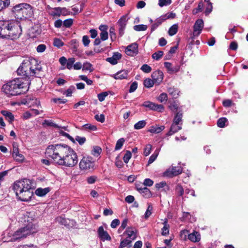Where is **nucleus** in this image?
I'll list each match as a JSON object with an SVG mask.
<instances>
[{"label": "nucleus", "instance_id": "obj_24", "mask_svg": "<svg viewBox=\"0 0 248 248\" xmlns=\"http://www.w3.org/2000/svg\"><path fill=\"white\" fill-rule=\"evenodd\" d=\"M35 214L33 212H26L24 214V219L25 222H27L28 223L27 224H33L32 223V221H34V219L35 218Z\"/></svg>", "mask_w": 248, "mask_h": 248}, {"label": "nucleus", "instance_id": "obj_16", "mask_svg": "<svg viewBox=\"0 0 248 248\" xmlns=\"http://www.w3.org/2000/svg\"><path fill=\"white\" fill-rule=\"evenodd\" d=\"M151 77L152 79L154 80V82L158 85L162 82L164 75L161 71L158 70L153 72Z\"/></svg>", "mask_w": 248, "mask_h": 248}, {"label": "nucleus", "instance_id": "obj_21", "mask_svg": "<svg viewBox=\"0 0 248 248\" xmlns=\"http://www.w3.org/2000/svg\"><path fill=\"white\" fill-rule=\"evenodd\" d=\"M99 29L101 31L100 33L101 39L102 41H105L108 39V26L106 25H101L99 27Z\"/></svg>", "mask_w": 248, "mask_h": 248}, {"label": "nucleus", "instance_id": "obj_5", "mask_svg": "<svg viewBox=\"0 0 248 248\" xmlns=\"http://www.w3.org/2000/svg\"><path fill=\"white\" fill-rule=\"evenodd\" d=\"M37 229L35 224H27L26 226L16 231L13 235L15 240L26 238L28 235L36 232Z\"/></svg>", "mask_w": 248, "mask_h": 248}, {"label": "nucleus", "instance_id": "obj_14", "mask_svg": "<svg viewBox=\"0 0 248 248\" xmlns=\"http://www.w3.org/2000/svg\"><path fill=\"white\" fill-rule=\"evenodd\" d=\"M138 52V45L136 43L128 45L125 49L126 54L130 56H136Z\"/></svg>", "mask_w": 248, "mask_h": 248}, {"label": "nucleus", "instance_id": "obj_57", "mask_svg": "<svg viewBox=\"0 0 248 248\" xmlns=\"http://www.w3.org/2000/svg\"><path fill=\"white\" fill-rule=\"evenodd\" d=\"M108 93L107 92H103L97 94V97L99 101H103Z\"/></svg>", "mask_w": 248, "mask_h": 248}, {"label": "nucleus", "instance_id": "obj_45", "mask_svg": "<svg viewBox=\"0 0 248 248\" xmlns=\"http://www.w3.org/2000/svg\"><path fill=\"white\" fill-rule=\"evenodd\" d=\"M203 3L202 0H201L198 4V7L192 10L193 15H196L200 12H202V8L203 7Z\"/></svg>", "mask_w": 248, "mask_h": 248}, {"label": "nucleus", "instance_id": "obj_42", "mask_svg": "<svg viewBox=\"0 0 248 248\" xmlns=\"http://www.w3.org/2000/svg\"><path fill=\"white\" fill-rule=\"evenodd\" d=\"M10 3V0H0V12L7 7Z\"/></svg>", "mask_w": 248, "mask_h": 248}, {"label": "nucleus", "instance_id": "obj_58", "mask_svg": "<svg viewBox=\"0 0 248 248\" xmlns=\"http://www.w3.org/2000/svg\"><path fill=\"white\" fill-rule=\"evenodd\" d=\"M82 70H88L92 72L93 68H92V65L90 62H85L83 64Z\"/></svg>", "mask_w": 248, "mask_h": 248}, {"label": "nucleus", "instance_id": "obj_4", "mask_svg": "<svg viewBox=\"0 0 248 248\" xmlns=\"http://www.w3.org/2000/svg\"><path fill=\"white\" fill-rule=\"evenodd\" d=\"M13 12L15 17L19 20L29 18L33 15L31 7L28 4H20L14 6Z\"/></svg>", "mask_w": 248, "mask_h": 248}, {"label": "nucleus", "instance_id": "obj_36", "mask_svg": "<svg viewBox=\"0 0 248 248\" xmlns=\"http://www.w3.org/2000/svg\"><path fill=\"white\" fill-rule=\"evenodd\" d=\"M178 31V25L177 24H175L171 26L168 31V33L170 36H173L177 33Z\"/></svg>", "mask_w": 248, "mask_h": 248}, {"label": "nucleus", "instance_id": "obj_43", "mask_svg": "<svg viewBox=\"0 0 248 248\" xmlns=\"http://www.w3.org/2000/svg\"><path fill=\"white\" fill-rule=\"evenodd\" d=\"M228 120L226 118L221 117L219 118L217 121V125L220 128H223L225 126V123L227 122Z\"/></svg>", "mask_w": 248, "mask_h": 248}, {"label": "nucleus", "instance_id": "obj_8", "mask_svg": "<svg viewBox=\"0 0 248 248\" xmlns=\"http://www.w3.org/2000/svg\"><path fill=\"white\" fill-rule=\"evenodd\" d=\"M31 183L30 180L27 179H24L15 182L13 186V189L16 193V196L18 195L22 191H24L25 188H27L28 186H30Z\"/></svg>", "mask_w": 248, "mask_h": 248}, {"label": "nucleus", "instance_id": "obj_55", "mask_svg": "<svg viewBox=\"0 0 248 248\" xmlns=\"http://www.w3.org/2000/svg\"><path fill=\"white\" fill-rule=\"evenodd\" d=\"M152 146L151 144H147L144 149V155L146 156L149 155L152 151Z\"/></svg>", "mask_w": 248, "mask_h": 248}, {"label": "nucleus", "instance_id": "obj_9", "mask_svg": "<svg viewBox=\"0 0 248 248\" xmlns=\"http://www.w3.org/2000/svg\"><path fill=\"white\" fill-rule=\"evenodd\" d=\"M79 168L82 170H93L94 167V161L90 156H84L79 164Z\"/></svg>", "mask_w": 248, "mask_h": 248}, {"label": "nucleus", "instance_id": "obj_33", "mask_svg": "<svg viewBox=\"0 0 248 248\" xmlns=\"http://www.w3.org/2000/svg\"><path fill=\"white\" fill-rule=\"evenodd\" d=\"M165 128V126L162 125L159 126L157 125L152 126L148 130V131L152 133H159L163 131Z\"/></svg>", "mask_w": 248, "mask_h": 248}, {"label": "nucleus", "instance_id": "obj_13", "mask_svg": "<svg viewBox=\"0 0 248 248\" xmlns=\"http://www.w3.org/2000/svg\"><path fill=\"white\" fill-rule=\"evenodd\" d=\"M128 18L127 15H125L122 16L117 22V24L119 25V35L122 36L124 34V31L126 28L127 22Z\"/></svg>", "mask_w": 248, "mask_h": 248}, {"label": "nucleus", "instance_id": "obj_61", "mask_svg": "<svg viewBox=\"0 0 248 248\" xmlns=\"http://www.w3.org/2000/svg\"><path fill=\"white\" fill-rule=\"evenodd\" d=\"M109 35L112 41H114L116 38V35L115 33V28L114 27H111L109 29Z\"/></svg>", "mask_w": 248, "mask_h": 248}, {"label": "nucleus", "instance_id": "obj_7", "mask_svg": "<svg viewBox=\"0 0 248 248\" xmlns=\"http://www.w3.org/2000/svg\"><path fill=\"white\" fill-rule=\"evenodd\" d=\"M8 27L6 28L7 34L4 38L11 40L18 38L21 33V30L14 22L8 21Z\"/></svg>", "mask_w": 248, "mask_h": 248}, {"label": "nucleus", "instance_id": "obj_29", "mask_svg": "<svg viewBox=\"0 0 248 248\" xmlns=\"http://www.w3.org/2000/svg\"><path fill=\"white\" fill-rule=\"evenodd\" d=\"M174 123H172L169 131L167 133V136H170L181 129L182 127Z\"/></svg>", "mask_w": 248, "mask_h": 248}, {"label": "nucleus", "instance_id": "obj_30", "mask_svg": "<svg viewBox=\"0 0 248 248\" xmlns=\"http://www.w3.org/2000/svg\"><path fill=\"white\" fill-rule=\"evenodd\" d=\"M132 242L131 240L125 238L121 241L119 248H124L125 247L130 248L132 247Z\"/></svg>", "mask_w": 248, "mask_h": 248}, {"label": "nucleus", "instance_id": "obj_6", "mask_svg": "<svg viewBox=\"0 0 248 248\" xmlns=\"http://www.w3.org/2000/svg\"><path fill=\"white\" fill-rule=\"evenodd\" d=\"M64 159L61 164V166H64L67 167H73L77 164L78 162V155L77 153L71 148H69V150L66 154Z\"/></svg>", "mask_w": 248, "mask_h": 248}, {"label": "nucleus", "instance_id": "obj_1", "mask_svg": "<svg viewBox=\"0 0 248 248\" xmlns=\"http://www.w3.org/2000/svg\"><path fill=\"white\" fill-rule=\"evenodd\" d=\"M17 74L21 79L29 80L31 76L41 78L44 76V72L41 65L33 58L24 60L17 70Z\"/></svg>", "mask_w": 248, "mask_h": 248}, {"label": "nucleus", "instance_id": "obj_64", "mask_svg": "<svg viewBox=\"0 0 248 248\" xmlns=\"http://www.w3.org/2000/svg\"><path fill=\"white\" fill-rule=\"evenodd\" d=\"M102 149L99 146H94L93 147V149L92 151V155H98L100 154L101 153Z\"/></svg>", "mask_w": 248, "mask_h": 248}, {"label": "nucleus", "instance_id": "obj_40", "mask_svg": "<svg viewBox=\"0 0 248 248\" xmlns=\"http://www.w3.org/2000/svg\"><path fill=\"white\" fill-rule=\"evenodd\" d=\"M70 44L72 46L73 51L76 52L78 51L79 46V42L77 39H72L70 42Z\"/></svg>", "mask_w": 248, "mask_h": 248}, {"label": "nucleus", "instance_id": "obj_22", "mask_svg": "<svg viewBox=\"0 0 248 248\" xmlns=\"http://www.w3.org/2000/svg\"><path fill=\"white\" fill-rule=\"evenodd\" d=\"M128 71L127 70H123L118 72L112 76V77L115 79H124L127 78Z\"/></svg>", "mask_w": 248, "mask_h": 248}, {"label": "nucleus", "instance_id": "obj_19", "mask_svg": "<svg viewBox=\"0 0 248 248\" xmlns=\"http://www.w3.org/2000/svg\"><path fill=\"white\" fill-rule=\"evenodd\" d=\"M136 188L145 198H149L152 196L151 191L146 186L139 187V185H136Z\"/></svg>", "mask_w": 248, "mask_h": 248}, {"label": "nucleus", "instance_id": "obj_52", "mask_svg": "<svg viewBox=\"0 0 248 248\" xmlns=\"http://www.w3.org/2000/svg\"><path fill=\"white\" fill-rule=\"evenodd\" d=\"M12 156L16 161L18 162H22L25 158L24 155L21 154H19V152L17 154H15L12 155Z\"/></svg>", "mask_w": 248, "mask_h": 248}, {"label": "nucleus", "instance_id": "obj_56", "mask_svg": "<svg viewBox=\"0 0 248 248\" xmlns=\"http://www.w3.org/2000/svg\"><path fill=\"white\" fill-rule=\"evenodd\" d=\"M140 69L145 73H149L152 71L151 67L147 64H144L142 65Z\"/></svg>", "mask_w": 248, "mask_h": 248}, {"label": "nucleus", "instance_id": "obj_26", "mask_svg": "<svg viewBox=\"0 0 248 248\" xmlns=\"http://www.w3.org/2000/svg\"><path fill=\"white\" fill-rule=\"evenodd\" d=\"M63 11H66V8L55 7L52 8V10L50 12V15L53 16H60Z\"/></svg>", "mask_w": 248, "mask_h": 248}, {"label": "nucleus", "instance_id": "obj_35", "mask_svg": "<svg viewBox=\"0 0 248 248\" xmlns=\"http://www.w3.org/2000/svg\"><path fill=\"white\" fill-rule=\"evenodd\" d=\"M175 193L179 197H183L184 194V189L180 184H177L175 186Z\"/></svg>", "mask_w": 248, "mask_h": 248}, {"label": "nucleus", "instance_id": "obj_25", "mask_svg": "<svg viewBox=\"0 0 248 248\" xmlns=\"http://www.w3.org/2000/svg\"><path fill=\"white\" fill-rule=\"evenodd\" d=\"M50 191V188L48 187L45 188L39 187L36 189L35 191V193L38 196L43 197L49 192Z\"/></svg>", "mask_w": 248, "mask_h": 248}, {"label": "nucleus", "instance_id": "obj_51", "mask_svg": "<svg viewBox=\"0 0 248 248\" xmlns=\"http://www.w3.org/2000/svg\"><path fill=\"white\" fill-rule=\"evenodd\" d=\"M83 128L85 130H89L90 131H95L97 130V127L95 125L90 124H86L83 125Z\"/></svg>", "mask_w": 248, "mask_h": 248}, {"label": "nucleus", "instance_id": "obj_3", "mask_svg": "<svg viewBox=\"0 0 248 248\" xmlns=\"http://www.w3.org/2000/svg\"><path fill=\"white\" fill-rule=\"evenodd\" d=\"M70 146L66 144H57L48 145L46 149L47 158L51 159L53 162L60 165L65 156H66Z\"/></svg>", "mask_w": 248, "mask_h": 248}, {"label": "nucleus", "instance_id": "obj_27", "mask_svg": "<svg viewBox=\"0 0 248 248\" xmlns=\"http://www.w3.org/2000/svg\"><path fill=\"white\" fill-rule=\"evenodd\" d=\"M167 91L169 95L171 96L173 98H177L178 97L179 91L178 89L174 87H170L168 88Z\"/></svg>", "mask_w": 248, "mask_h": 248}, {"label": "nucleus", "instance_id": "obj_53", "mask_svg": "<svg viewBox=\"0 0 248 248\" xmlns=\"http://www.w3.org/2000/svg\"><path fill=\"white\" fill-rule=\"evenodd\" d=\"M175 13H174L173 12L168 13L162 16L163 19H164L165 21L167 19H173L175 18Z\"/></svg>", "mask_w": 248, "mask_h": 248}, {"label": "nucleus", "instance_id": "obj_44", "mask_svg": "<svg viewBox=\"0 0 248 248\" xmlns=\"http://www.w3.org/2000/svg\"><path fill=\"white\" fill-rule=\"evenodd\" d=\"M124 141H125V140L124 138H122L119 139L117 141V142H116V144L115 145V150L116 151V150H120L122 148Z\"/></svg>", "mask_w": 248, "mask_h": 248}, {"label": "nucleus", "instance_id": "obj_31", "mask_svg": "<svg viewBox=\"0 0 248 248\" xmlns=\"http://www.w3.org/2000/svg\"><path fill=\"white\" fill-rule=\"evenodd\" d=\"M1 113L9 123H12L14 121V115L10 111L2 110Z\"/></svg>", "mask_w": 248, "mask_h": 248}, {"label": "nucleus", "instance_id": "obj_50", "mask_svg": "<svg viewBox=\"0 0 248 248\" xmlns=\"http://www.w3.org/2000/svg\"><path fill=\"white\" fill-rule=\"evenodd\" d=\"M163 53V51H157V52H155L153 54L152 58L155 60H158L162 57Z\"/></svg>", "mask_w": 248, "mask_h": 248}, {"label": "nucleus", "instance_id": "obj_17", "mask_svg": "<svg viewBox=\"0 0 248 248\" xmlns=\"http://www.w3.org/2000/svg\"><path fill=\"white\" fill-rule=\"evenodd\" d=\"M137 230L133 227H128L125 231L124 232V234L127 235L126 238L133 241L137 238Z\"/></svg>", "mask_w": 248, "mask_h": 248}, {"label": "nucleus", "instance_id": "obj_32", "mask_svg": "<svg viewBox=\"0 0 248 248\" xmlns=\"http://www.w3.org/2000/svg\"><path fill=\"white\" fill-rule=\"evenodd\" d=\"M164 21V19H163L162 16L156 18L155 21V23L152 24L151 26V31L153 32L155 29H156Z\"/></svg>", "mask_w": 248, "mask_h": 248}, {"label": "nucleus", "instance_id": "obj_48", "mask_svg": "<svg viewBox=\"0 0 248 248\" xmlns=\"http://www.w3.org/2000/svg\"><path fill=\"white\" fill-rule=\"evenodd\" d=\"M53 45L58 48H60L64 45L63 42L59 38H54Z\"/></svg>", "mask_w": 248, "mask_h": 248}, {"label": "nucleus", "instance_id": "obj_39", "mask_svg": "<svg viewBox=\"0 0 248 248\" xmlns=\"http://www.w3.org/2000/svg\"><path fill=\"white\" fill-rule=\"evenodd\" d=\"M143 84L145 87L150 88L152 87L155 84H156V83L154 82L153 79H151L150 78H147L144 80Z\"/></svg>", "mask_w": 248, "mask_h": 248}, {"label": "nucleus", "instance_id": "obj_46", "mask_svg": "<svg viewBox=\"0 0 248 248\" xmlns=\"http://www.w3.org/2000/svg\"><path fill=\"white\" fill-rule=\"evenodd\" d=\"M158 151H157V150H155L154 152V153L151 155V156L149 158V159L148 162V165H149L150 164H152L155 160L158 155Z\"/></svg>", "mask_w": 248, "mask_h": 248}, {"label": "nucleus", "instance_id": "obj_47", "mask_svg": "<svg viewBox=\"0 0 248 248\" xmlns=\"http://www.w3.org/2000/svg\"><path fill=\"white\" fill-rule=\"evenodd\" d=\"M147 28V25L143 24L135 25L133 27L134 30L137 31H146Z\"/></svg>", "mask_w": 248, "mask_h": 248}, {"label": "nucleus", "instance_id": "obj_49", "mask_svg": "<svg viewBox=\"0 0 248 248\" xmlns=\"http://www.w3.org/2000/svg\"><path fill=\"white\" fill-rule=\"evenodd\" d=\"M75 62V59L74 58H69L66 64L67 68L70 70L73 66Z\"/></svg>", "mask_w": 248, "mask_h": 248}, {"label": "nucleus", "instance_id": "obj_41", "mask_svg": "<svg viewBox=\"0 0 248 248\" xmlns=\"http://www.w3.org/2000/svg\"><path fill=\"white\" fill-rule=\"evenodd\" d=\"M183 114L181 111L177 112L174 116L173 123L176 124H179V123L182 121Z\"/></svg>", "mask_w": 248, "mask_h": 248}, {"label": "nucleus", "instance_id": "obj_20", "mask_svg": "<svg viewBox=\"0 0 248 248\" xmlns=\"http://www.w3.org/2000/svg\"><path fill=\"white\" fill-rule=\"evenodd\" d=\"M182 172V170L181 167H175L172 168L171 171L167 170L164 173V174L165 175L171 177L174 176L178 175Z\"/></svg>", "mask_w": 248, "mask_h": 248}, {"label": "nucleus", "instance_id": "obj_62", "mask_svg": "<svg viewBox=\"0 0 248 248\" xmlns=\"http://www.w3.org/2000/svg\"><path fill=\"white\" fill-rule=\"evenodd\" d=\"M171 2V0H159L158 5L160 7H162L164 6H166L170 4Z\"/></svg>", "mask_w": 248, "mask_h": 248}, {"label": "nucleus", "instance_id": "obj_11", "mask_svg": "<svg viewBox=\"0 0 248 248\" xmlns=\"http://www.w3.org/2000/svg\"><path fill=\"white\" fill-rule=\"evenodd\" d=\"M204 26L203 21L202 19H197L193 26V40L195 36H198L201 33Z\"/></svg>", "mask_w": 248, "mask_h": 248}, {"label": "nucleus", "instance_id": "obj_38", "mask_svg": "<svg viewBox=\"0 0 248 248\" xmlns=\"http://www.w3.org/2000/svg\"><path fill=\"white\" fill-rule=\"evenodd\" d=\"M147 123L145 120H141L136 123L134 125L135 129L139 130L144 127Z\"/></svg>", "mask_w": 248, "mask_h": 248}, {"label": "nucleus", "instance_id": "obj_18", "mask_svg": "<svg viewBox=\"0 0 248 248\" xmlns=\"http://www.w3.org/2000/svg\"><path fill=\"white\" fill-rule=\"evenodd\" d=\"M165 67L167 69V71L170 74H174L178 72L180 69V66L179 65H176L172 66L171 63L169 62H165L164 63Z\"/></svg>", "mask_w": 248, "mask_h": 248}, {"label": "nucleus", "instance_id": "obj_15", "mask_svg": "<svg viewBox=\"0 0 248 248\" xmlns=\"http://www.w3.org/2000/svg\"><path fill=\"white\" fill-rule=\"evenodd\" d=\"M97 233L99 238L103 241H110L111 240L110 236L106 231L104 230L103 226H100L98 228Z\"/></svg>", "mask_w": 248, "mask_h": 248}, {"label": "nucleus", "instance_id": "obj_10", "mask_svg": "<svg viewBox=\"0 0 248 248\" xmlns=\"http://www.w3.org/2000/svg\"><path fill=\"white\" fill-rule=\"evenodd\" d=\"M32 195L33 191L31 185L30 186H28L27 188H25L24 191L19 193L16 197L18 200L21 201L28 202L31 200Z\"/></svg>", "mask_w": 248, "mask_h": 248}, {"label": "nucleus", "instance_id": "obj_2", "mask_svg": "<svg viewBox=\"0 0 248 248\" xmlns=\"http://www.w3.org/2000/svg\"><path fill=\"white\" fill-rule=\"evenodd\" d=\"M30 80L15 78L8 81L2 87V91L7 96H16L25 93L29 89Z\"/></svg>", "mask_w": 248, "mask_h": 248}, {"label": "nucleus", "instance_id": "obj_63", "mask_svg": "<svg viewBox=\"0 0 248 248\" xmlns=\"http://www.w3.org/2000/svg\"><path fill=\"white\" fill-rule=\"evenodd\" d=\"M131 153L129 151H126V153L125 154L123 157L124 161L125 163H127L129 161L130 159L131 158Z\"/></svg>", "mask_w": 248, "mask_h": 248}, {"label": "nucleus", "instance_id": "obj_12", "mask_svg": "<svg viewBox=\"0 0 248 248\" xmlns=\"http://www.w3.org/2000/svg\"><path fill=\"white\" fill-rule=\"evenodd\" d=\"M141 106L148 108L150 109L157 111L158 112H163L164 110V107L162 105H158L151 101H145Z\"/></svg>", "mask_w": 248, "mask_h": 248}, {"label": "nucleus", "instance_id": "obj_59", "mask_svg": "<svg viewBox=\"0 0 248 248\" xmlns=\"http://www.w3.org/2000/svg\"><path fill=\"white\" fill-rule=\"evenodd\" d=\"M158 100L162 103L164 101H167L168 100V95L166 93H161L157 98Z\"/></svg>", "mask_w": 248, "mask_h": 248}, {"label": "nucleus", "instance_id": "obj_54", "mask_svg": "<svg viewBox=\"0 0 248 248\" xmlns=\"http://www.w3.org/2000/svg\"><path fill=\"white\" fill-rule=\"evenodd\" d=\"M169 108L172 111H176L178 109V105L175 101H173L172 103L169 106Z\"/></svg>", "mask_w": 248, "mask_h": 248}, {"label": "nucleus", "instance_id": "obj_60", "mask_svg": "<svg viewBox=\"0 0 248 248\" xmlns=\"http://www.w3.org/2000/svg\"><path fill=\"white\" fill-rule=\"evenodd\" d=\"M73 23V20L72 18L65 19L63 22V26L65 28H70Z\"/></svg>", "mask_w": 248, "mask_h": 248}, {"label": "nucleus", "instance_id": "obj_28", "mask_svg": "<svg viewBox=\"0 0 248 248\" xmlns=\"http://www.w3.org/2000/svg\"><path fill=\"white\" fill-rule=\"evenodd\" d=\"M188 238L193 242H199L200 240L201 236L198 232H194L188 235Z\"/></svg>", "mask_w": 248, "mask_h": 248}, {"label": "nucleus", "instance_id": "obj_34", "mask_svg": "<svg viewBox=\"0 0 248 248\" xmlns=\"http://www.w3.org/2000/svg\"><path fill=\"white\" fill-rule=\"evenodd\" d=\"M164 226L161 229V234L163 236H166L169 233L170 225L168 223L167 219H166L163 222Z\"/></svg>", "mask_w": 248, "mask_h": 248}, {"label": "nucleus", "instance_id": "obj_37", "mask_svg": "<svg viewBox=\"0 0 248 248\" xmlns=\"http://www.w3.org/2000/svg\"><path fill=\"white\" fill-rule=\"evenodd\" d=\"M56 220L59 224L62 225H64L65 226H69V223L68 222V221H69V219H67L65 218L59 216L56 218Z\"/></svg>", "mask_w": 248, "mask_h": 248}, {"label": "nucleus", "instance_id": "obj_23", "mask_svg": "<svg viewBox=\"0 0 248 248\" xmlns=\"http://www.w3.org/2000/svg\"><path fill=\"white\" fill-rule=\"evenodd\" d=\"M8 21L0 20V37L4 38L7 34L6 28L8 27Z\"/></svg>", "mask_w": 248, "mask_h": 248}]
</instances>
